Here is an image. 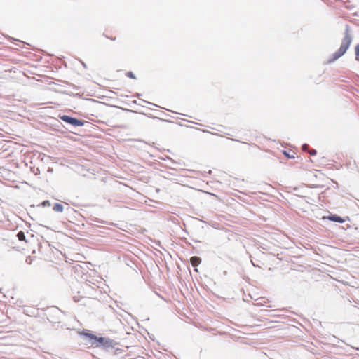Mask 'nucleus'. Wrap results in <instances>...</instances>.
<instances>
[{
  "label": "nucleus",
  "mask_w": 359,
  "mask_h": 359,
  "mask_svg": "<svg viewBox=\"0 0 359 359\" xmlns=\"http://www.w3.org/2000/svg\"><path fill=\"white\" fill-rule=\"evenodd\" d=\"M352 42V36L350 33L349 27L347 26L344 32V36L341 41L339 48L332 55V61H334L344 55Z\"/></svg>",
  "instance_id": "f257e3e1"
},
{
  "label": "nucleus",
  "mask_w": 359,
  "mask_h": 359,
  "mask_svg": "<svg viewBox=\"0 0 359 359\" xmlns=\"http://www.w3.org/2000/svg\"><path fill=\"white\" fill-rule=\"evenodd\" d=\"M79 334L80 336H83L88 339L92 346L99 347V344H97L99 337L96 335L89 332V331L87 330H83V331L79 332Z\"/></svg>",
  "instance_id": "f03ea898"
},
{
  "label": "nucleus",
  "mask_w": 359,
  "mask_h": 359,
  "mask_svg": "<svg viewBox=\"0 0 359 359\" xmlns=\"http://www.w3.org/2000/svg\"><path fill=\"white\" fill-rule=\"evenodd\" d=\"M60 118L63 121L69 123L74 126H82L84 124V122L83 121L69 116L67 115L60 116Z\"/></svg>",
  "instance_id": "7ed1b4c3"
},
{
  "label": "nucleus",
  "mask_w": 359,
  "mask_h": 359,
  "mask_svg": "<svg viewBox=\"0 0 359 359\" xmlns=\"http://www.w3.org/2000/svg\"><path fill=\"white\" fill-rule=\"evenodd\" d=\"M97 344L105 348H114L117 344L114 340L106 337H99Z\"/></svg>",
  "instance_id": "20e7f679"
},
{
  "label": "nucleus",
  "mask_w": 359,
  "mask_h": 359,
  "mask_svg": "<svg viewBox=\"0 0 359 359\" xmlns=\"http://www.w3.org/2000/svg\"><path fill=\"white\" fill-rule=\"evenodd\" d=\"M327 219L330 221H333V222H339V223H344L345 222L344 219L341 218V217H339L337 215H333L329 216L327 217Z\"/></svg>",
  "instance_id": "39448f33"
},
{
  "label": "nucleus",
  "mask_w": 359,
  "mask_h": 359,
  "mask_svg": "<svg viewBox=\"0 0 359 359\" xmlns=\"http://www.w3.org/2000/svg\"><path fill=\"white\" fill-rule=\"evenodd\" d=\"M190 262L194 267H196L201 264V259L198 257L194 256L191 257Z\"/></svg>",
  "instance_id": "423d86ee"
},
{
  "label": "nucleus",
  "mask_w": 359,
  "mask_h": 359,
  "mask_svg": "<svg viewBox=\"0 0 359 359\" xmlns=\"http://www.w3.org/2000/svg\"><path fill=\"white\" fill-rule=\"evenodd\" d=\"M53 210L55 212H61L63 211V205L60 203H55L53 208Z\"/></svg>",
  "instance_id": "0eeeda50"
},
{
  "label": "nucleus",
  "mask_w": 359,
  "mask_h": 359,
  "mask_svg": "<svg viewBox=\"0 0 359 359\" xmlns=\"http://www.w3.org/2000/svg\"><path fill=\"white\" fill-rule=\"evenodd\" d=\"M355 60L359 62V43L355 46Z\"/></svg>",
  "instance_id": "6e6552de"
},
{
  "label": "nucleus",
  "mask_w": 359,
  "mask_h": 359,
  "mask_svg": "<svg viewBox=\"0 0 359 359\" xmlns=\"http://www.w3.org/2000/svg\"><path fill=\"white\" fill-rule=\"evenodd\" d=\"M126 76L131 79H135V76H134L133 73L132 72H128L126 73Z\"/></svg>",
  "instance_id": "1a4fd4ad"
},
{
  "label": "nucleus",
  "mask_w": 359,
  "mask_h": 359,
  "mask_svg": "<svg viewBox=\"0 0 359 359\" xmlns=\"http://www.w3.org/2000/svg\"><path fill=\"white\" fill-rule=\"evenodd\" d=\"M308 152H309V154H310V155H311V156H315V155H316V154H317V151H316V150H315V149H309V150H308Z\"/></svg>",
  "instance_id": "9d476101"
},
{
  "label": "nucleus",
  "mask_w": 359,
  "mask_h": 359,
  "mask_svg": "<svg viewBox=\"0 0 359 359\" xmlns=\"http://www.w3.org/2000/svg\"><path fill=\"white\" fill-rule=\"evenodd\" d=\"M302 150L303 151H308V150H309V145L306 144H304L302 145Z\"/></svg>",
  "instance_id": "9b49d317"
},
{
  "label": "nucleus",
  "mask_w": 359,
  "mask_h": 359,
  "mask_svg": "<svg viewBox=\"0 0 359 359\" xmlns=\"http://www.w3.org/2000/svg\"><path fill=\"white\" fill-rule=\"evenodd\" d=\"M18 237L20 241H22V231H19L18 233Z\"/></svg>",
  "instance_id": "f8f14e48"
},
{
  "label": "nucleus",
  "mask_w": 359,
  "mask_h": 359,
  "mask_svg": "<svg viewBox=\"0 0 359 359\" xmlns=\"http://www.w3.org/2000/svg\"><path fill=\"white\" fill-rule=\"evenodd\" d=\"M284 154H285L286 156H287L288 158H294V156H290V154H288L286 151H284Z\"/></svg>",
  "instance_id": "ddd939ff"
},
{
  "label": "nucleus",
  "mask_w": 359,
  "mask_h": 359,
  "mask_svg": "<svg viewBox=\"0 0 359 359\" xmlns=\"http://www.w3.org/2000/svg\"><path fill=\"white\" fill-rule=\"evenodd\" d=\"M106 36H107V38L110 39L111 40H113V41L116 40V37H114V38H113V37H111V36H108L107 35H106Z\"/></svg>",
  "instance_id": "4468645a"
},
{
  "label": "nucleus",
  "mask_w": 359,
  "mask_h": 359,
  "mask_svg": "<svg viewBox=\"0 0 359 359\" xmlns=\"http://www.w3.org/2000/svg\"><path fill=\"white\" fill-rule=\"evenodd\" d=\"M47 203H49V202L48 201H44L43 202V205H47Z\"/></svg>",
  "instance_id": "2eb2a0df"
},
{
  "label": "nucleus",
  "mask_w": 359,
  "mask_h": 359,
  "mask_svg": "<svg viewBox=\"0 0 359 359\" xmlns=\"http://www.w3.org/2000/svg\"><path fill=\"white\" fill-rule=\"evenodd\" d=\"M263 302H264V303H266V302H269V300H268V299H266V300H264Z\"/></svg>",
  "instance_id": "dca6fc26"
}]
</instances>
